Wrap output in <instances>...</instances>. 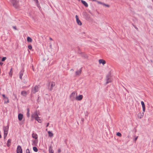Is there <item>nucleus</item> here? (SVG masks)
I'll return each mask as SVG.
<instances>
[{
	"label": "nucleus",
	"instance_id": "obj_1",
	"mask_svg": "<svg viewBox=\"0 0 153 153\" xmlns=\"http://www.w3.org/2000/svg\"><path fill=\"white\" fill-rule=\"evenodd\" d=\"M19 0H11V2L13 6L16 9L18 8L19 7Z\"/></svg>",
	"mask_w": 153,
	"mask_h": 153
},
{
	"label": "nucleus",
	"instance_id": "obj_2",
	"mask_svg": "<svg viewBox=\"0 0 153 153\" xmlns=\"http://www.w3.org/2000/svg\"><path fill=\"white\" fill-rule=\"evenodd\" d=\"M111 73L110 71L106 76V79L107 82L106 84H108V83L110 82H111Z\"/></svg>",
	"mask_w": 153,
	"mask_h": 153
},
{
	"label": "nucleus",
	"instance_id": "obj_3",
	"mask_svg": "<svg viewBox=\"0 0 153 153\" xmlns=\"http://www.w3.org/2000/svg\"><path fill=\"white\" fill-rule=\"evenodd\" d=\"M39 85L36 86L33 88L32 90V92L33 93L35 94L36 92H37L39 88Z\"/></svg>",
	"mask_w": 153,
	"mask_h": 153
},
{
	"label": "nucleus",
	"instance_id": "obj_4",
	"mask_svg": "<svg viewBox=\"0 0 153 153\" xmlns=\"http://www.w3.org/2000/svg\"><path fill=\"white\" fill-rule=\"evenodd\" d=\"M31 117L32 118H35V120L37 118H39L38 114L37 113V111H36L33 114L31 115Z\"/></svg>",
	"mask_w": 153,
	"mask_h": 153
},
{
	"label": "nucleus",
	"instance_id": "obj_5",
	"mask_svg": "<svg viewBox=\"0 0 153 153\" xmlns=\"http://www.w3.org/2000/svg\"><path fill=\"white\" fill-rule=\"evenodd\" d=\"M16 151H17V153H22V149L21 147L20 146H17Z\"/></svg>",
	"mask_w": 153,
	"mask_h": 153
},
{
	"label": "nucleus",
	"instance_id": "obj_6",
	"mask_svg": "<svg viewBox=\"0 0 153 153\" xmlns=\"http://www.w3.org/2000/svg\"><path fill=\"white\" fill-rule=\"evenodd\" d=\"M75 17L76 19V22L77 24L79 25H82V23L81 21L79 19L78 16L76 15Z\"/></svg>",
	"mask_w": 153,
	"mask_h": 153
},
{
	"label": "nucleus",
	"instance_id": "obj_7",
	"mask_svg": "<svg viewBox=\"0 0 153 153\" xmlns=\"http://www.w3.org/2000/svg\"><path fill=\"white\" fill-rule=\"evenodd\" d=\"M83 98V96L82 95H80L78 96H77L76 97V100L80 101Z\"/></svg>",
	"mask_w": 153,
	"mask_h": 153
},
{
	"label": "nucleus",
	"instance_id": "obj_8",
	"mask_svg": "<svg viewBox=\"0 0 153 153\" xmlns=\"http://www.w3.org/2000/svg\"><path fill=\"white\" fill-rule=\"evenodd\" d=\"M141 103L143 108V112H144L145 111V104L143 101H141Z\"/></svg>",
	"mask_w": 153,
	"mask_h": 153
},
{
	"label": "nucleus",
	"instance_id": "obj_9",
	"mask_svg": "<svg viewBox=\"0 0 153 153\" xmlns=\"http://www.w3.org/2000/svg\"><path fill=\"white\" fill-rule=\"evenodd\" d=\"M9 129V126H4L3 127V129L4 131V132H8V131Z\"/></svg>",
	"mask_w": 153,
	"mask_h": 153
},
{
	"label": "nucleus",
	"instance_id": "obj_10",
	"mask_svg": "<svg viewBox=\"0 0 153 153\" xmlns=\"http://www.w3.org/2000/svg\"><path fill=\"white\" fill-rule=\"evenodd\" d=\"M52 145H50L49 149V153H53L54 151L52 149Z\"/></svg>",
	"mask_w": 153,
	"mask_h": 153
},
{
	"label": "nucleus",
	"instance_id": "obj_11",
	"mask_svg": "<svg viewBox=\"0 0 153 153\" xmlns=\"http://www.w3.org/2000/svg\"><path fill=\"white\" fill-rule=\"evenodd\" d=\"M23 114H18V119L19 121L21 120L23 118Z\"/></svg>",
	"mask_w": 153,
	"mask_h": 153
},
{
	"label": "nucleus",
	"instance_id": "obj_12",
	"mask_svg": "<svg viewBox=\"0 0 153 153\" xmlns=\"http://www.w3.org/2000/svg\"><path fill=\"white\" fill-rule=\"evenodd\" d=\"M100 64H102L103 65H104L106 63V62L105 60L102 59H100L99 61Z\"/></svg>",
	"mask_w": 153,
	"mask_h": 153
},
{
	"label": "nucleus",
	"instance_id": "obj_13",
	"mask_svg": "<svg viewBox=\"0 0 153 153\" xmlns=\"http://www.w3.org/2000/svg\"><path fill=\"white\" fill-rule=\"evenodd\" d=\"M24 71L23 70H21L20 72V75H19V78L20 79H22V76L23 75V73L24 72Z\"/></svg>",
	"mask_w": 153,
	"mask_h": 153
},
{
	"label": "nucleus",
	"instance_id": "obj_14",
	"mask_svg": "<svg viewBox=\"0 0 153 153\" xmlns=\"http://www.w3.org/2000/svg\"><path fill=\"white\" fill-rule=\"evenodd\" d=\"M81 1L82 4L86 7H87L88 6V4L84 1L82 0Z\"/></svg>",
	"mask_w": 153,
	"mask_h": 153
},
{
	"label": "nucleus",
	"instance_id": "obj_15",
	"mask_svg": "<svg viewBox=\"0 0 153 153\" xmlns=\"http://www.w3.org/2000/svg\"><path fill=\"white\" fill-rule=\"evenodd\" d=\"M11 140L10 139H9L7 141V144L8 147H9L10 146L11 144Z\"/></svg>",
	"mask_w": 153,
	"mask_h": 153
},
{
	"label": "nucleus",
	"instance_id": "obj_16",
	"mask_svg": "<svg viewBox=\"0 0 153 153\" xmlns=\"http://www.w3.org/2000/svg\"><path fill=\"white\" fill-rule=\"evenodd\" d=\"M55 82H52L51 85V88H50V90L51 91L52 90L53 88L55 86Z\"/></svg>",
	"mask_w": 153,
	"mask_h": 153
},
{
	"label": "nucleus",
	"instance_id": "obj_17",
	"mask_svg": "<svg viewBox=\"0 0 153 153\" xmlns=\"http://www.w3.org/2000/svg\"><path fill=\"white\" fill-rule=\"evenodd\" d=\"M144 112H143L142 114H141V113H139L138 114V118L141 119V118H142L143 117V115H144Z\"/></svg>",
	"mask_w": 153,
	"mask_h": 153
},
{
	"label": "nucleus",
	"instance_id": "obj_18",
	"mask_svg": "<svg viewBox=\"0 0 153 153\" xmlns=\"http://www.w3.org/2000/svg\"><path fill=\"white\" fill-rule=\"evenodd\" d=\"M32 137H33V138H35L36 139H37L38 137L37 134H36L33 133L32 134Z\"/></svg>",
	"mask_w": 153,
	"mask_h": 153
},
{
	"label": "nucleus",
	"instance_id": "obj_19",
	"mask_svg": "<svg viewBox=\"0 0 153 153\" xmlns=\"http://www.w3.org/2000/svg\"><path fill=\"white\" fill-rule=\"evenodd\" d=\"M81 68L80 69V70L76 72V75H78L80 74L81 73Z\"/></svg>",
	"mask_w": 153,
	"mask_h": 153
},
{
	"label": "nucleus",
	"instance_id": "obj_20",
	"mask_svg": "<svg viewBox=\"0 0 153 153\" xmlns=\"http://www.w3.org/2000/svg\"><path fill=\"white\" fill-rule=\"evenodd\" d=\"M21 94L22 95L25 96L27 95V92L25 91H23L21 92Z\"/></svg>",
	"mask_w": 153,
	"mask_h": 153
},
{
	"label": "nucleus",
	"instance_id": "obj_21",
	"mask_svg": "<svg viewBox=\"0 0 153 153\" xmlns=\"http://www.w3.org/2000/svg\"><path fill=\"white\" fill-rule=\"evenodd\" d=\"M48 134L49 136L50 137H52L53 136V133L51 132V131H48Z\"/></svg>",
	"mask_w": 153,
	"mask_h": 153
},
{
	"label": "nucleus",
	"instance_id": "obj_22",
	"mask_svg": "<svg viewBox=\"0 0 153 153\" xmlns=\"http://www.w3.org/2000/svg\"><path fill=\"white\" fill-rule=\"evenodd\" d=\"M75 92H73L70 96V97H72L73 98H75Z\"/></svg>",
	"mask_w": 153,
	"mask_h": 153
},
{
	"label": "nucleus",
	"instance_id": "obj_23",
	"mask_svg": "<svg viewBox=\"0 0 153 153\" xmlns=\"http://www.w3.org/2000/svg\"><path fill=\"white\" fill-rule=\"evenodd\" d=\"M27 41L28 42H32V39H31V38L29 37H28L27 38Z\"/></svg>",
	"mask_w": 153,
	"mask_h": 153
},
{
	"label": "nucleus",
	"instance_id": "obj_24",
	"mask_svg": "<svg viewBox=\"0 0 153 153\" xmlns=\"http://www.w3.org/2000/svg\"><path fill=\"white\" fill-rule=\"evenodd\" d=\"M2 97L5 99H6L7 100V103H8L9 102V100L8 99V98L6 97L5 96V95L4 94H3L2 95Z\"/></svg>",
	"mask_w": 153,
	"mask_h": 153
},
{
	"label": "nucleus",
	"instance_id": "obj_25",
	"mask_svg": "<svg viewBox=\"0 0 153 153\" xmlns=\"http://www.w3.org/2000/svg\"><path fill=\"white\" fill-rule=\"evenodd\" d=\"M27 115L28 117H29L30 116V113H29V108H27Z\"/></svg>",
	"mask_w": 153,
	"mask_h": 153
},
{
	"label": "nucleus",
	"instance_id": "obj_26",
	"mask_svg": "<svg viewBox=\"0 0 153 153\" xmlns=\"http://www.w3.org/2000/svg\"><path fill=\"white\" fill-rule=\"evenodd\" d=\"M33 151L35 152H37L38 151L37 148L36 147H33Z\"/></svg>",
	"mask_w": 153,
	"mask_h": 153
},
{
	"label": "nucleus",
	"instance_id": "obj_27",
	"mask_svg": "<svg viewBox=\"0 0 153 153\" xmlns=\"http://www.w3.org/2000/svg\"><path fill=\"white\" fill-rule=\"evenodd\" d=\"M37 143V140H35L33 141V145H36V144Z\"/></svg>",
	"mask_w": 153,
	"mask_h": 153
},
{
	"label": "nucleus",
	"instance_id": "obj_28",
	"mask_svg": "<svg viewBox=\"0 0 153 153\" xmlns=\"http://www.w3.org/2000/svg\"><path fill=\"white\" fill-rule=\"evenodd\" d=\"M8 134V132H4V138L5 139L7 137V134Z\"/></svg>",
	"mask_w": 153,
	"mask_h": 153
},
{
	"label": "nucleus",
	"instance_id": "obj_29",
	"mask_svg": "<svg viewBox=\"0 0 153 153\" xmlns=\"http://www.w3.org/2000/svg\"><path fill=\"white\" fill-rule=\"evenodd\" d=\"M117 135L119 137H121L122 136L120 132H117Z\"/></svg>",
	"mask_w": 153,
	"mask_h": 153
},
{
	"label": "nucleus",
	"instance_id": "obj_30",
	"mask_svg": "<svg viewBox=\"0 0 153 153\" xmlns=\"http://www.w3.org/2000/svg\"><path fill=\"white\" fill-rule=\"evenodd\" d=\"M7 59L6 57H3L1 59V61L2 62L4 61Z\"/></svg>",
	"mask_w": 153,
	"mask_h": 153
},
{
	"label": "nucleus",
	"instance_id": "obj_31",
	"mask_svg": "<svg viewBox=\"0 0 153 153\" xmlns=\"http://www.w3.org/2000/svg\"><path fill=\"white\" fill-rule=\"evenodd\" d=\"M28 48L30 50H31L32 49V46L31 45H29L28 46Z\"/></svg>",
	"mask_w": 153,
	"mask_h": 153
},
{
	"label": "nucleus",
	"instance_id": "obj_32",
	"mask_svg": "<svg viewBox=\"0 0 153 153\" xmlns=\"http://www.w3.org/2000/svg\"><path fill=\"white\" fill-rule=\"evenodd\" d=\"M36 120H37L38 122L39 123H41V120L40 119H39V118H37L36 119Z\"/></svg>",
	"mask_w": 153,
	"mask_h": 153
},
{
	"label": "nucleus",
	"instance_id": "obj_33",
	"mask_svg": "<svg viewBox=\"0 0 153 153\" xmlns=\"http://www.w3.org/2000/svg\"><path fill=\"white\" fill-rule=\"evenodd\" d=\"M103 5H104V6H105L107 7H110L109 5H108V4H106L105 3H103Z\"/></svg>",
	"mask_w": 153,
	"mask_h": 153
},
{
	"label": "nucleus",
	"instance_id": "obj_34",
	"mask_svg": "<svg viewBox=\"0 0 153 153\" xmlns=\"http://www.w3.org/2000/svg\"><path fill=\"white\" fill-rule=\"evenodd\" d=\"M96 1L99 4H102L103 5V4L104 3L98 1Z\"/></svg>",
	"mask_w": 153,
	"mask_h": 153
},
{
	"label": "nucleus",
	"instance_id": "obj_35",
	"mask_svg": "<svg viewBox=\"0 0 153 153\" xmlns=\"http://www.w3.org/2000/svg\"><path fill=\"white\" fill-rule=\"evenodd\" d=\"M26 153H30L29 149H27L26 150Z\"/></svg>",
	"mask_w": 153,
	"mask_h": 153
},
{
	"label": "nucleus",
	"instance_id": "obj_36",
	"mask_svg": "<svg viewBox=\"0 0 153 153\" xmlns=\"http://www.w3.org/2000/svg\"><path fill=\"white\" fill-rule=\"evenodd\" d=\"M138 138V136H137L134 139V141L135 142H136V141L137 140V139Z\"/></svg>",
	"mask_w": 153,
	"mask_h": 153
},
{
	"label": "nucleus",
	"instance_id": "obj_37",
	"mask_svg": "<svg viewBox=\"0 0 153 153\" xmlns=\"http://www.w3.org/2000/svg\"><path fill=\"white\" fill-rule=\"evenodd\" d=\"M132 25H133V26L134 27V28L136 29L137 30H138V28H137V27L135 25H134L133 24H132Z\"/></svg>",
	"mask_w": 153,
	"mask_h": 153
},
{
	"label": "nucleus",
	"instance_id": "obj_38",
	"mask_svg": "<svg viewBox=\"0 0 153 153\" xmlns=\"http://www.w3.org/2000/svg\"><path fill=\"white\" fill-rule=\"evenodd\" d=\"M13 95L15 97V99H16L17 98V97H16V95L14 94H13Z\"/></svg>",
	"mask_w": 153,
	"mask_h": 153
},
{
	"label": "nucleus",
	"instance_id": "obj_39",
	"mask_svg": "<svg viewBox=\"0 0 153 153\" xmlns=\"http://www.w3.org/2000/svg\"><path fill=\"white\" fill-rule=\"evenodd\" d=\"M13 28L15 30H17V29L16 28V26H13Z\"/></svg>",
	"mask_w": 153,
	"mask_h": 153
},
{
	"label": "nucleus",
	"instance_id": "obj_40",
	"mask_svg": "<svg viewBox=\"0 0 153 153\" xmlns=\"http://www.w3.org/2000/svg\"><path fill=\"white\" fill-rule=\"evenodd\" d=\"M34 1H35V2L36 3H38V0H34Z\"/></svg>",
	"mask_w": 153,
	"mask_h": 153
},
{
	"label": "nucleus",
	"instance_id": "obj_41",
	"mask_svg": "<svg viewBox=\"0 0 153 153\" xmlns=\"http://www.w3.org/2000/svg\"><path fill=\"white\" fill-rule=\"evenodd\" d=\"M50 48H52V45L51 43L50 44V46H49Z\"/></svg>",
	"mask_w": 153,
	"mask_h": 153
},
{
	"label": "nucleus",
	"instance_id": "obj_42",
	"mask_svg": "<svg viewBox=\"0 0 153 153\" xmlns=\"http://www.w3.org/2000/svg\"><path fill=\"white\" fill-rule=\"evenodd\" d=\"M3 62H0V65H3Z\"/></svg>",
	"mask_w": 153,
	"mask_h": 153
},
{
	"label": "nucleus",
	"instance_id": "obj_43",
	"mask_svg": "<svg viewBox=\"0 0 153 153\" xmlns=\"http://www.w3.org/2000/svg\"><path fill=\"white\" fill-rule=\"evenodd\" d=\"M61 150L60 149H58V152L59 153L61 152Z\"/></svg>",
	"mask_w": 153,
	"mask_h": 153
},
{
	"label": "nucleus",
	"instance_id": "obj_44",
	"mask_svg": "<svg viewBox=\"0 0 153 153\" xmlns=\"http://www.w3.org/2000/svg\"><path fill=\"white\" fill-rule=\"evenodd\" d=\"M81 120L82 121H84V119L83 118H82L81 119Z\"/></svg>",
	"mask_w": 153,
	"mask_h": 153
},
{
	"label": "nucleus",
	"instance_id": "obj_45",
	"mask_svg": "<svg viewBox=\"0 0 153 153\" xmlns=\"http://www.w3.org/2000/svg\"><path fill=\"white\" fill-rule=\"evenodd\" d=\"M49 125V123H48L46 127H47Z\"/></svg>",
	"mask_w": 153,
	"mask_h": 153
},
{
	"label": "nucleus",
	"instance_id": "obj_46",
	"mask_svg": "<svg viewBox=\"0 0 153 153\" xmlns=\"http://www.w3.org/2000/svg\"><path fill=\"white\" fill-rule=\"evenodd\" d=\"M49 39L50 40H53V39H52V38H51V37H50L49 38Z\"/></svg>",
	"mask_w": 153,
	"mask_h": 153
},
{
	"label": "nucleus",
	"instance_id": "obj_47",
	"mask_svg": "<svg viewBox=\"0 0 153 153\" xmlns=\"http://www.w3.org/2000/svg\"><path fill=\"white\" fill-rule=\"evenodd\" d=\"M12 68H11V69H10V73L11 72V71L12 70Z\"/></svg>",
	"mask_w": 153,
	"mask_h": 153
},
{
	"label": "nucleus",
	"instance_id": "obj_48",
	"mask_svg": "<svg viewBox=\"0 0 153 153\" xmlns=\"http://www.w3.org/2000/svg\"><path fill=\"white\" fill-rule=\"evenodd\" d=\"M1 134H0V138H1Z\"/></svg>",
	"mask_w": 153,
	"mask_h": 153
},
{
	"label": "nucleus",
	"instance_id": "obj_49",
	"mask_svg": "<svg viewBox=\"0 0 153 153\" xmlns=\"http://www.w3.org/2000/svg\"><path fill=\"white\" fill-rule=\"evenodd\" d=\"M71 70L73 71H74V70L73 69H71Z\"/></svg>",
	"mask_w": 153,
	"mask_h": 153
}]
</instances>
